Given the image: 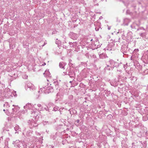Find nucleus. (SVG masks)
I'll use <instances>...</instances> for the list:
<instances>
[{
	"mask_svg": "<svg viewBox=\"0 0 148 148\" xmlns=\"http://www.w3.org/2000/svg\"><path fill=\"white\" fill-rule=\"evenodd\" d=\"M79 120H77V123H79Z\"/></svg>",
	"mask_w": 148,
	"mask_h": 148,
	"instance_id": "f257e3e1",
	"label": "nucleus"
}]
</instances>
